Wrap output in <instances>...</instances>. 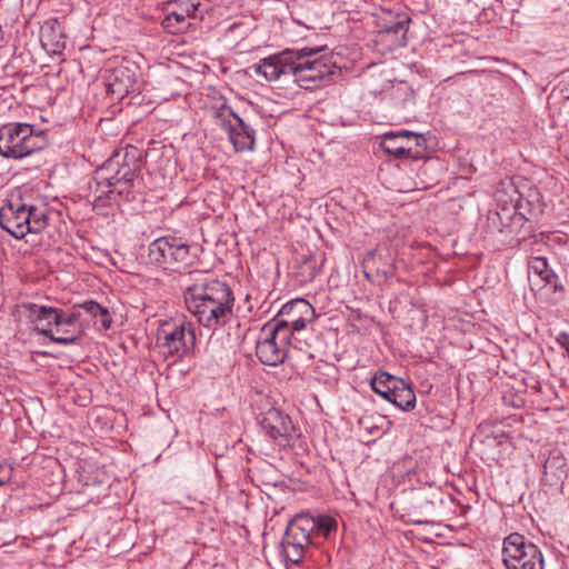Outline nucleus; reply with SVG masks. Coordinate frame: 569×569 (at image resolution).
I'll return each mask as SVG.
<instances>
[{
    "instance_id": "16",
    "label": "nucleus",
    "mask_w": 569,
    "mask_h": 569,
    "mask_svg": "<svg viewBox=\"0 0 569 569\" xmlns=\"http://www.w3.org/2000/svg\"><path fill=\"white\" fill-rule=\"evenodd\" d=\"M409 23L410 18L408 14H401L400 21L396 23V29L391 31H378L377 43L389 51L405 47L407 44Z\"/></svg>"
},
{
    "instance_id": "24",
    "label": "nucleus",
    "mask_w": 569,
    "mask_h": 569,
    "mask_svg": "<svg viewBox=\"0 0 569 569\" xmlns=\"http://www.w3.org/2000/svg\"><path fill=\"white\" fill-rule=\"evenodd\" d=\"M529 273L538 276L541 280L549 282L552 270L549 268L546 258L532 257L528 262Z\"/></svg>"
},
{
    "instance_id": "22",
    "label": "nucleus",
    "mask_w": 569,
    "mask_h": 569,
    "mask_svg": "<svg viewBox=\"0 0 569 569\" xmlns=\"http://www.w3.org/2000/svg\"><path fill=\"white\" fill-rule=\"evenodd\" d=\"M261 426L272 439H277L278 437H282L284 419L279 410L270 409L264 415Z\"/></svg>"
},
{
    "instance_id": "31",
    "label": "nucleus",
    "mask_w": 569,
    "mask_h": 569,
    "mask_svg": "<svg viewBox=\"0 0 569 569\" xmlns=\"http://www.w3.org/2000/svg\"><path fill=\"white\" fill-rule=\"evenodd\" d=\"M61 331L59 335L61 336H70L72 335V332H74V330L79 329L80 331L77 332V340H79L82 335H83V329L81 327V325L79 323V319L77 320V322H74V326H61Z\"/></svg>"
},
{
    "instance_id": "13",
    "label": "nucleus",
    "mask_w": 569,
    "mask_h": 569,
    "mask_svg": "<svg viewBox=\"0 0 569 569\" xmlns=\"http://www.w3.org/2000/svg\"><path fill=\"white\" fill-rule=\"evenodd\" d=\"M316 530V519L309 515L296 516L287 523V546H291L298 553L309 542L310 535Z\"/></svg>"
},
{
    "instance_id": "14",
    "label": "nucleus",
    "mask_w": 569,
    "mask_h": 569,
    "mask_svg": "<svg viewBox=\"0 0 569 569\" xmlns=\"http://www.w3.org/2000/svg\"><path fill=\"white\" fill-rule=\"evenodd\" d=\"M174 6L166 16L162 26L171 33L182 31L188 18L196 17V11L201 4V0H170Z\"/></svg>"
},
{
    "instance_id": "34",
    "label": "nucleus",
    "mask_w": 569,
    "mask_h": 569,
    "mask_svg": "<svg viewBox=\"0 0 569 569\" xmlns=\"http://www.w3.org/2000/svg\"><path fill=\"white\" fill-rule=\"evenodd\" d=\"M561 92L566 99H569V79H567L566 83L563 84Z\"/></svg>"
},
{
    "instance_id": "5",
    "label": "nucleus",
    "mask_w": 569,
    "mask_h": 569,
    "mask_svg": "<svg viewBox=\"0 0 569 569\" xmlns=\"http://www.w3.org/2000/svg\"><path fill=\"white\" fill-rule=\"evenodd\" d=\"M43 147L41 132L28 123H8L0 127V156L21 159Z\"/></svg>"
},
{
    "instance_id": "6",
    "label": "nucleus",
    "mask_w": 569,
    "mask_h": 569,
    "mask_svg": "<svg viewBox=\"0 0 569 569\" xmlns=\"http://www.w3.org/2000/svg\"><path fill=\"white\" fill-rule=\"evenodd\" d=\"M196 345L194 326L184 318H172L160 322L157 346L164 356L189 355Z\"/></svg>"
},
{
    "instance_id": "19",
    "label": "nucleus",
    "mask_w": 569,
    "mask_h": 569,
    "mask_svg": "<svg viewBox=\"0 0 569 569\" xmlns=\"http://www.w3.org/2000/svg\"><path fill=\"white\" fill-rule=\"evenodd\" d=\"M282 54L283 53L270 56L261 60V62L256 66V72L263 76L268 81L278 80L284 71Z\"/></svg>"
},
{
    "instance_id": "26",
    "label": "nucleus",
    "mask_w": 569,
    "mask_h": 569,
    "mask_svg": "<svg viewBox=\"0 0 569 569\" xmlns=\"http://www.w3.org/2000/svg\"><path fill=\"white\" fill-rule=\"evenodd\" d=\"M337 529V521L330 516H321L316 519V530L327 537L331 531Z\"/></svg>"
},
{
    "instance_id": "4",
    "label": "nucleus",
    "mask_w": 569,
    "mask_h": 569,
    "mask_svg": "<svg viewBox=\"0 0 569 569\" xmlns=\"http://www.w3.org/2000/svg\"><path fill=\"white\" fill-rule=\"evenodd\" d=\"M28 312V319L34 325V328L43 336L48 337L53 342L68 346L77 341V329L70 336L59 335L61 326H74V322L80 318V313L73 311L64 315L61 309L40 306L36 303H24L22 306Z\"/></svg>"
},
{
    "instance_id": "2",
    "label": "nucleus",
    "mask_w": 569,
    "mask_h": 569,
    "mask_svg": "<svg viewBox=\"0 0 569 569\" xmlns=\"http://www.w3.org/2000/svg\"><path fill=\"white\" fill-rule=\"evenodd\" d=\"M48 226L47 210L11 198L0 208V227L17 239L39 233Z\"/></svg>"
},
{
    "instance_id": "8",
    "label": "nucleus",
    "mask_w": 569,
    "mask_h": 569,
    "mask_svg": "<svg viewBox=\"0 0 569 569\" xmlns=\"http://www.w3.org/2000/svg\"><path fill=\"white\" fill-rule=\"evenodd\" d=\"M502 556L507 569H543L541 551L519 533L505 539Z\"/></svg>"
},
{
    "instance_id": "21",
    "label": "nucleus",
    "mask_w": 569,
    "mask_h": 569,
    "mask_svg": "<svg viewBox=\"0 0 569 569\" xmlns=\"http://www.w3.org/2000/svg\"><path fill=\"white\" fill-rule=\"evenodd\" d=\"M388 401L402 410H410L415 407L416 396L411 387L400 379Z\"/></svg>"
},
{
    "instance_id": "12",
    "label": "nucleus",
    "mask_w": 569,
    "mask_h": 569,
    "mask_svg": "<svg viewBox=\"0 0 569 569\" xmlns=\"http://www.w3.org/2000/svg\"><path fill=\"white\" fill-rule=\"evenodd\" d=\"M137 69L127 63L113 68L107 78V89L116 99L124 98L137 87Z\"/></svg>"
},
{
    "instance_id": "36",
    "label": "nucleus",
    "mask_w": 569,
    "mask_h": 569,
    "mask_svg": "<svg viewBox=\"0 0 569 569\" xmlns=\"http://www.w3.org/2000/svg\"><path fill=\"white\" fill-rule=\"evenodd\" d=\"M375 256V251H371L367 254V259L372 258Z\"/></svg>"
},
{
    "instance_id": "27",
    "label": "nucleus",
    "mask_w": 569,
    "mask_h": 569,
    "mask_svg": "<svg viewBox=\"0 0 569 569\" xmlns=\"http://www.w3.org/2000/svg\"><path fill=\"white\" fill-rule=\"evenodd\" d=\"M76 308L83 309L93 320L97 319V317L104 309V307L100 306L99 303H97L92 300H89L79 306H76L74 309Z\"/></svg>"
},
{
    "instance_id": "28",
    "label": "nucleus",
    "mask_w": 569,
    "mask_h": 569,
    "mask_svg": "<svg viewBox=\"0 0 569 569\" xmlns=\"http://www.w3.org/2000/svg\"><path fill=\"white\" fill-rule=\"evenodd\" d=\"M410 144L413 148V151H418L419 159L423 157V152L426 150V139L422 134L412 132L410 134Z\"/></svg>"
},
{
    "instance_id": "20",
    "label": "nucleus",
    "mask_w": 569,
    "mask_h": 569,
    "mask_svg": "<svg viewBox=\"0 0 569 569\" xmlns=\"http://www.w3.org/2000/svg\"><path fill=\"white\" fill-rule=\"evenodd\" d=\"M400 379L385 371L377 372L370 382L372 390L386 400L390 399Z\"/></svg>"
},
{
    "instance_id": "3",
    "label": "nucleus",
    "mask_w": 569,
    "mask_h": 569,
    "mask_svg": "<svg viewBox=\"0 0 569 569\" xmlns=\"http://www.w3.org/2000/svg\"><path fill=\"white\" fill-rule=\"evenodd\" d=\"M318 51L287 48V74L291 73L293 81L301 88L312 89L317 81L333 73L335 66L330 59L316 57Z\"/></svg>"
},
{
    "instance_id": "7",
    "label": "nucleus",
    "mask_w": 569,
    "mask_h": 569,
    "mask_svg": "<svg viewBox=\"0 0 569 569\" xmlns=\"http://www.w3.org/2000/svg\"><path fill=\"white\" fill-rule=\"evenodd\" d=\"M148 257L151 263L170 271L187 267L193 258L187 243L171 237H161L152 241Z\"/></svg>"
},
{
    "instance_id": "10",
    "label": "nucleus",
    "mask_w": 569,
    "mask_h": 569,
    "mask_svg": "<svg viewBox=\"0 0 569 569\" xmlns=\"http://www.w3.org/2000/svg\"><path fill=\"white\" fill-rule=\"evenodd\" d=\"M134 179V170L129 164L119 167L118 160H110L98 172L96 181L94 199L102 200L104 196L117 192H128Z\"/></svg>"
},
{
    "instance_id": "9",
    "label": "nucleus",
    "mask_w": 569,
    "mask_h": 569,
    "mask_svg": "<svg viewBox=\"0 0 569 569\" xmlns=\"http://www.w3.org/2000/svg\"><path fill=\"white\" fill-rule=\"evenodd\" d=\"M214 123L220 127L229 138L234 150H251L254 144V133L244 121L226 103L212 108Z\"/></svg>"
},
{
    "instance_id": "1",
    "label": "nucleus",
    "mask_w": 569,
    "mask_h": 569,
    "mask_svg": "<svg viewBox=\"0 0 569 569\" xmlns=\"http://www.w3.org/2000/svg\"><path fill=\"white\" fill-rule=\"evenodd\" d=\"M184 300L188 310L208 328L224 322L232 311V292L219 280L188 288Z\"/></svg>"
},
{
    "instance_id": "35",
    "label": "nucleus",
    "mask_w": 569,
    "mask_h": 569,
    "mask_svg": "<svg viewBox=\"0 0 569 569\" xmlns=\"http://www.w3.org/2000/svg\"><path fill=\"white\" fill-rule=\"evenodd\" d=\"M279 547H280V556H282L284 553V539H282L279 542Z\"/></svg>"
},
{
    "instance_id": "33",
    "label": "nucleus",
    "mask_w": 569,
    "mask_h": 569,
    "mask_svg": "<svg viewBox=\"0 0 569 569\" xmlns=\"http://www.w3.org/2000/svg\"><path fill=\"white\" fill-rule=\"evenodd\" d=\"M301 551L302 550H299V556H298V552L292 548V552H290L288 549H287V561H290L295 565L299 563L300 561V558H301Z\"/></svg>"
},
{
    "instance_id": "17",
    "label": "nucleus",
    "mask_w": 569,
    "mask_h": 569,
    "mask_svg": "<svg viewBox=\"0 0 569 569\" xmlns=\"http://www.w3.org/2000/svg\"><path fill=\"white\" fill-rule=\"evenodd\" d=\"M287 327L290 325L293 331H300L313 319L315 309L305 299H293L287 303Z\"/></svg>"
},
{
    "instance_id": "25",
    "label": "nucleus",
    "mask_w": 569,
    "mask_h": 569,
    "mask_svg": "<svg viewBox=\"0 0 569 569\" xmlns=\"http://www.w3.org/2000/svg\"><path fill=\"white\" fill-rule=\"evenodd\" d=\"M402 12H393L391 10H381L377 17L378 31H391L396 29V23L400 21Z\"/></svg>"
},
{
    "instance_id": "15",
    "label": "nucleus",
    "mask_w": 569,
    "mask_h": 569,
    "mask_svg": "<svg viewBox=\"0 0 569 569\" xmlns=\"http://www.w3.org/2000/svg\"><path fill=\"white\" fill-rule=\"evenodd\" d=\"M410 134H412V131L408 130L385 133L381 138L380 146L386 153L395 156L396 158H411L417 160L419 159V154L418 151H413L410 144Z\"/></svg>"
},
{
    "instance_id": "11",
    "label": "nucleus",
    "mask_w": 569,
    "mask_h": 569,
    "mask_svg": "<svg viewBox=\"0 0 569 569\" xmlns=\"http://www.w3.org/2000/svg\"><path fill=\"white\" fill-rule=\"evenodd\" d=\"M282 309L279 310L273 323H268L263 327V338L257 343V356L259 360L267 366H278L284 361V350L278 346L284 338H280L284 331V320L280 318Z\"/></svg>"
},
{
    "instance_id": "32",
    "label": "nucleus",
    "mask_w": 569,
    "mask_h": 569,
    "mask_svg": "<svg viewBox=\"0 0 569 569\" xmlns=\"http://www.w3.org/2000/svg\"><path fill=\"white\" fill-rule=\"evenodd\" d=\"M557 340L560 343V346L566 350V352H567V355L569 357V335L565 333V332H561L558 336Z\"/></svg>"
},
{
    "instance_id": "23",
    "label": "nucleus",
    "mask_w": 569,
    "mask_h": 569,
    "mask_svg": "<svg viewBox=\"0 0 569 569\" xmlns=\"http://www.w3.org/2000/svg\"><path fill=\"white\" fill-rule=\"evenodd\" d=\"M566 461L559 450L550 451L543 463L545 475H551L552 477L559 478L565 470Z\"/></svg>"
},
{
    "instance_id": "18",
    "label": "nucleus",
    "mask_w": 569,
    "mask_h": 569,
    "mask_svg": "<svg viewBox=\"0 0 569 569\" xmlns=\"http://www.w3.org/2000/svg\"><path fill=\"white\" fill-rule=\"evenodd\" d=\"M40 41L43 49L51 54H60L66 48L62 29L57 21H48L41 29Z\"/></svg>"
},
{
    "instance_id": "30",
    "label": "nucleus",
    "mask_w": 569,
    "mask_h": 569,
    "mask_svg": "<svg viewBox=\"0 0 569 569\" xmlns=\"http://www.w3.org/2000/svg\"><path fill=\"white\" fill-rule=\"evenodd\" d=\"M12 471L13 469L11 466L4 462H0V486H3L10 481Z\"/></svg>"
},
{
    "instance_id": "29",
    "label": "nucleus",
    "mask_w": 569,
    "mask_h": 569,
    "mask_svg": "<svg viewBox=\"0 0 569 569\" xmlns=\"http://www.w3.org/2000/svg\"><path fill=\"white\" fill-rule=\"evenodd\" d=\"M94 326L99 330H107L111 326V317L107 308H104L101 313L94 319Z\"/></svg>"
}]
</instances>
